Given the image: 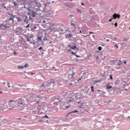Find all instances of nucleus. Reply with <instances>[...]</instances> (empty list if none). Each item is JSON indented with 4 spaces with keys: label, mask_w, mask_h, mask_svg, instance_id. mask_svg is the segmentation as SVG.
Here are the masks:
<instances>
[{
    "label": "nucleus",
    "mask_w": 130,
    "mask_h": 130,
    "mask_svg": "<svg viewBox=\"0 0 130 130\" xmlns=\"http://www.w3.org/2000/svg\"><path fill=\"white\" fill-rule=\"evenodd\" d=\"M46 22V21H45V20H44V21H43V23H45Z\"/></svg>",
    "instance_id": "62"
},
{
    "label": "nucleus",
    "mask_w": 130,
    "mask_h": 130,
    "mask_svg": "<svg viewBox=\"0 0 130 130\" xmlns=\"http://www.w3.org/2000/svg\"><path fill=\"white\" fill-rule=\"evenodd\" d=\"M92 37H93V38H94V37H95V36H92Z\"/></svg>",
    "instance_id": "63"
},
{
    "label": "nucleus",
    "mask_w": 130,
    "mask_h": 130,
    "mask_svg": "<svg viewBox=\"0 0 130 130\" xmlns=\"http://www.w3.org/2000/svg\"><path fill=\"white\" fill-rule=\"evenodd\" d=\"M113 19H114V17L113 16V17H112V18H111V19H109V22H111L112 20Z\"/></svg>",
    "instance_id": "26"
},
{
    "label": "nucleus",
    "mask_w": 130,
    "mask_h": 130,
    "mask_svg": "<svg viewBox=\"0 0 130 130\" xmlns=\"http://www.w3.org/2000/svg\"><path fill=\"white\" fill-rule=\"evenodd\" d=\"M12 3L14 4V7L18 6V3H17L16 2H13Z\"/></svg>",
    "instance_id": "17"
},
{
    "label": "nucleus",
    "mask_w": 130,
    "mask_h": 130,
    "mask_svg": "<svg viewBox=\"0 0 130 130\" xmlns=\"http://www.w3.org/2000/svg\"><path fill=\"white\" fill-rule=\"evenodd\" d=\"M24 68L23 66H18L17 67V69H19V70H22V69Z\"/></svg>",
    "instance_id": "18"
},
{
    "label": "nucleus",
    "mask_w": 130,
    "mask_h": 130,
    "mask_svg": "<svg viewBox=\"0 0 130 130\" xmlns=\"http://www.w3.org/2000/svg\"><path fill=\"white\" fill-rule=\"evenodd\" d=\"M121 74H124V72L122 71V70H121Z\"/></svg>",
    "instance_id": "42"
},
{
    "label": "nucleus",
    "mask_w": 130,
    "mask_h": 130,
    "mask_svg": "<svg viewBox=\"0 0 130 130\" xmlns=\"http://www.w3.org/2000/svg\"><path fill=\"white\" fill-rule=\"evenodd\" d=\"M68 85L72 86L73 85V83H68Z\"/></svg>",
    "instance_id": "35"
},
{
    "label": "nucleus",
    "mask_w": 130,
    "mask_h": 130,
    "mask_svg": "<svg viewBox=\"0 0 130 130\" xmlns=\"http://www.w3.org/2000/svg\"><path fill=\"white\" fill-rule=\"evenodd\" d=\"M68 47H69L70 48H71L73 50H74L75 49H77V47L76 45H75L74 46H72L71 45H69Z\"/></svg>",
    "instance_id": "7"
},
{
    "label": "nucleus",
    "mask_w": 130,
    "mask_h": 130,
    "mask_svg": "<svg viewBox=\"0 0 130 130\" xmlns=\"http://www.w3.org/2000/svg\"><path fill=\"white\" fill-rule=\"evenodd\" d=\"M43 104H44L45 106H47V105H46V104H47L46 102H44V103H43Z\"/></svg>",
    "instance_id": "39"
},
{
    "label": "nucleus",
    "mask_w": 130,
    "mask_h": 130,
    "mask_svg": "<svg viewBox=\"0 0 130 130\" xmlns=\"http://www.w3.org/2000/svg\"><path fill=\"white\" fill-rule=\"evenodd\" d=\"M114 39H115V40H117V39H116V38H114Z\"/></svg>",
    "instance_id": "64"
},
{
    "label": "nucleus",
    "mask_w": 130,
    "mask_h": 130,
    "mask_svg": "<svg viewBox=\"0 0 130 130\" xmlns=\"http://www.w3.org/2000/svg\"><path fill=\"white\" fill-rule=\"evenodd\" d=\"M82 32H82V30H80V34H82Z\"/></svg>",
    "instance_id": "50"
},
{
    "label": "nucleus",
    "mask_w": 130,
    "mask_h": 130,
    "mask_svg": "<svg viewBox=\"0 0 130 130\" xmlns=\"http://www.w3.org/2000/svg\"><path fill=\"white\" fill-rule=\"evenodd\" d=\"M35 14L36 12H35L34 11H32L31 13H29V18L32 19V18L35 17Z\"/></svg>",
    "instance_id": "4"
},
{
    "label": "nucleus",
    "mask_w": 130,
    "mask_h": 130,
    "mask_svg": "<svg viewBox=\"0 0 130 130\" xmlns=\"http://www.w3.org/2000/svg\"><path fill=\"white\" fill-rule=\"evenodd\" d=\"M68 6L69 8H73L75 6V5L73 4H70Z\"/></svg>",
    "instance_id": "14"
},
{
    "label": "nucleus",
    "mask_w": 130,
    "mask_h": 130,
    "mask_svg": "<svg viewBox=\"0 0 130 130\" xmlns=\"http://www.w3.org/2000/svg\"><path fill=\"white\" fill-rule=\"evenodd\" d=\"M81 103V102H78L77 103L78 104H80Z\"/></svg>",
    "instance_id": "57"
},
{
    "label": "nucleus",
    "mask_w": 130,
    "mask_h": 130,
    "mask_svg": "<svg viewBox=\"0 0 130 130\" xmlns=\"http://www.w3.org/2000/svg\"><path fill=\"white\" fill-rule=\"evenodd\" d=\"M94 86H91L90 87L91 90V92H92V93H94Z\"/></svg>",
    "instance_id": "11"
},
{
    "label": "nucleus",
    "mask_w": 130,
    "mask_h": 130,
    "mask_svg": "<svg viewBox=\"0 0 130 130\" xmlns=\"http://www.w3.org/2000/svg\"><path fill=\"white\" fill-rule=\"evenodd\" d=\"M82 107H83V105H82V104H81V106H78V108H79L81 109V108H82Z\"/></svg>",
    "instance_id": "32"
},
{
    "label": "nucleus",
    "mask_w": 130,
    "mask_h": 130,
    "mask_svg": "<svg viewBox=\"0 0 130 130\" xmlns=\"http://www.w3.org/2000/svg\"><path fill=\"white\" fill-rule=\"evenodd\" d=\"M6 104V103L4 101H1L0 102V110H2L3 111H4L3 108Z\"/></svg>",
    "instance_id": "2"
},
{
    "label": "nucleus",
    "mask_w": 130,
    "mask_h": 130,
    "mask_svg": "<svg viewBox=\"0 0 130 130\" xmlns=\"http://www.w3.org/2000/svg\"><path fill=\"white\" fill-rule=\"evenodd\" d=\"M77 57H79L80 56H78V55H75Z\"/></svg>",
    "instance_id": "51"
},
{
    "label": "nucleus",
    "mask_w": 130,
    "mask_h": 130,
    "mask_svg": "<svg viewBox=\"0 0 130 130\" xmlns=\"http://www.w3.org/2000/svg\"><path fill=\"white\" fill-rule=\"evenodd\" d=\"M4 28H6V25H5V24H1V25H0V28H1V29H4Z\"/></svg>",
    "instance_id": "8"
},
{
    "label": "nucleus",
    "mask_w": 130,
    "mask_h": 130,
    "mask_svg": "<svg viewBox=\"0 0 130 130\" xmlns=\"http://www.w3.org/2000/svg\"><path fill=\"white\" fill-rule=\"evenodd\" d=\"M97 91H98V92H102V91H101L100 89H98V90H97Z\"/></svg>",
    "instance_id": "41"
},
{
    "label": "nucleus",
    "mask_w": 130,
    "mask_h": 130,
    "mask_svg": "<svg viewBox=\"0 0 130 130\" xmlns=\"http://www.w3.org/2000/svg\"><path fill=\"white\" fill-rule=\"evenodd\" d=\"M68 38L71 39L72 37V35L71 34H68Z\"/></svg>",
    "instance_id": "21"
},
{
    "label": "nucleus",
    "mask_w": 130,
    "mask_h": 130,
    "mask_svg": "<svg viewBox=\"0 0 130 130\" xmlns=\"http://www.w3.org/2000/svg\"><path fill=\"white\" fill-rule=\"evenodd\" d=\"M78 12H81V10H77Z\"/></svg>",
    "instance_id": "45"
},
{
    "label": "nucleus",
    "mask_w": 130,
    "mask_h": 130,
    "mask_svg": "<svg viewBox=\"0 0 130 130\" xmlns=\"http://www.w3.org/2000/svg\"><path fill=\"white\" fill-rule=\"evenodd\" d=\"M7 86H8V88H10L11 86H10V83L9 82H8L7 83Z\"/></svg>",
    "instance_id": "25"
},
{
    "label": "nucleus",
    "mask_w": 130,
    "mask_h": 130,
    "mask_svg": "<svg viewBox=\"0 0 130 130\" xmlns=\"http://www.w3.org/2000/svg\"><path fill=\"white\" fill-rule=\"evenodd\" d=\"M55 82V80L54 79H51V81H50V84H54V83Z\"/></svg>",
    "instance_id": "16"
},
{
    "label": "nucleus",
    "mask_w": 130,
    "mask_h": 130,
    "mask_svg": "<svg viewBox=\"0 0 130 130\" xmlns=\"http://www.w3.org/2000/svg\"><path fill=\"white\" fill-rule=\"evenodd\" d=\"M34 8L38 7L40 8L41 7V4L37 2L33 4Z\"/></svg>",
    "instance_id": "3"
},
{
    "label": "nucleus",
    "mask_w": 130,
    "mask_h": 130,
    "mask_svg": "<svg viewBox=\"0 0 130 130\" xmlns=\"http://www.w3.org/2000/svg\"><path fill=\"white\" fill-rule=\"evenodd\" d=\"M89 34H94V32H89Z\"/></svg>",
    "instance_id": "47"
},
{
    "label": "nucleus",
    "mask_w": 130,
    "mask_h": 130,
    "mask_svg": "<svg viewBox=\"0 0 130 130\" xmlns=\"http://www.w3.org/2000/svg\"><path fill=\"white\" fill-rule=\"evenodd\" d=\"M17 19L18 22H22V21L21 17H17Z\"/></svg>",
    "instance_id": "15"
},
{
    "label": "nucleus",
    "mask_w": 130,
    "mask_h": 130,
    "mask_svg": "<svg viewBox=\"0 0 130 130\" xmlns=\"http://www.w3.org/2000/svg\"><path fill=\"white\" fill-rule=\"evenodd\" d=\"M23 67H24V68H28L29 65H28V63H26V64L24 65V66H23Z\"/></svg>",
    "instance_id": "20"
},
{
    "label": "nucleus",
    "mask_w": 130,
    "mask_h": 130,
    "mask_svg": "<svg viewBox=\"0 0 130 130\" xmlns=\"http://www.w3.org/2000/svg\"><path fill=\"white\" fill-rule=\"evenodd\" d=\"M27 41L29 42V39L28 38H27Z\"/></svg>",
    "instance_id": "55"
},
{
    "label": "nucleus",
    "mask_w": 130,
    "mask_h": 130,
    "mask_svg": "<svg viewBox=\"0 0 130 130\" xmlns=\"http://www.w3.org/2000/svg\"><path fill=\"white\" fill-rule=\"evenodd\" d=\"M44 118H47V119H50V118H49V117H48V116H47V115H46L45 116V117H44Z\"/></svg>",
    "instance_id": "28"
},
{
    "label": "nucleus",
    "mask_w": 130,
    "mask_h": 130,
    "mask_svg": "<svg viewBox=\"0 0 130 130\" xmlns=\"http://www.w3.org/2000/svg\"><path fill=\"white\" fill-rule=\"evenodd\" d=\"M45 92H46V93H49V89H46V90H45Z\"/></svg>",
    "instance_id": "27"
},
{
    "label": "nucleus",
    "mask_w": 130,
    "mask_h": 130,
    "mask_svg": "<svg viewBox=\"0 0 130 130\" xmlns=\"http://www.w3.org/2000/svg\"><path fill=\"white\" fill-rule=\"evenodd\" d=\"M117 49H118V46L116 44L114 45Z\"/></svg>",
    "instance_id": "40"
},
{
    "label": "nucleus",
    "mask_w": 130,
    "mask_h": 130,
    "mask_svg": "<svg viewBox=\"0 0 130 130\" xmlns=\"http://www.w3.org/2000/svg\"><path fill=\"white\" fill-rule=\"evenodd\" d=\"M113 16L114 17V19H116L117 18H118V19H119L120 16V15H119V14H117L115 13V14L113 15Z\"/></svg>",
    "instance_id": "6"
},
{
    "label": "nucleus",
    "mask_w": 130,
    "mask_h": 130,
    "mask_svg": "<svg viewBox=\"0 0 130 130\" xmlns=\"http://www.w3.org/2000/svg\"><path fill=\"white\" fill-rule=\"evenodd\" d=\"M47 86H48V85L46 84V83H43V84H42V85H41L40 87H41V88H42V89L43 88L44 89H46V87Z\"/></svg>",
    "instance_id": "5"
},
{
    "label": "nucleus",
    "mask_w": 130,
    "mask_h": 130,
    "mask_svg": "<svg viewBox=\"0 0 130 130\" xmlns=\"http://www.w3.org/2000/svg\"><path fill=\"white\" fill-rule=\"evenodd\" d=\"M114 25H115V27H117V26H118V23H117V22H116V23H115Z\"/></svg>",
    "instance_id": "34"
},
{
    "label": "nucleus",
    "mask_w": 130,
    "mask_h": 130,
    "mask_svg": "<svg viewBox=\"0 0 130 130\" xmlns=\"http://www.w3.org/2000/svg\"><path fill=\"white\" fill-rule=\"evenodd\" d=\"M11 15L13 16V17H11L10 18H9V20L14 21V18H15V15H13V14H12Z\"/></svg>",
    "instance_id": "12"
},
{
    "label": "nucleus",
    "mask_w": 130,
    "mask_h": 130,
    "mask_svg": "<svg viewBox=\"0 0 130 130\" xmlns=\"http://www.w3.org/2000/svg\"><path fill=\"white\" fill-rule=\"evenodd\" d=\"M50 2H47V3L46 4V5H50Z\"/></svg>",
    "instance_id": "38"
},
{
    "label": "nucleus",
    "mask_w": 130,
    "mask_h": 130,
    "mask_svg": "<svg viewBox=\"0 0 130 130\" xmlns=\"http://www.w3.org/2000/svg\"><path fill=\"white\" fill-rule=\"evenodd\" d=\"M99 83H101V80H97V81H94V82H93L94 85H95L96 84Z\"/></svg>",
    "instance_id": "10"
},
{
    "label": "nucleus",
    "mask_w": 130,
    "mask_h": 130,
    "mask_svg": "<svg viewBox=\"0 0 130 130\" xmlns=\"http://www.w3.org/2000/svg\"><path fill=\"white\" fill-rule=\"evenodd\" d=\"M25 98H21L16 100H10L9 105L13 108H16L15 110H16L22 111L23 110V106L25 105Z\"/></svg>",
    "instance_id": "1"
},
{
    "label": "nucleus",
    "mask_w": 130,
    "mask_h": 130,
    "mask_svg": "<svg viewBox=\"0 0 130 130\" xmlns=\"http://www.w3.org/2000/svg\"><path fill=\"white\" fill-rule=\"evenodd\" d=\"M127 41V40L126 39H124V40H123V41L124 42V41Z\"/></svg>",
    "instance_id": "46"
},
{
    "label": "nucleus",
    "mask_w": 130,
    "mask_h": 130,
    "mask_svg": "<svg viewBox=\"0 0 130 130\" xmlns=\"http://www.w3.org/2000/svg\"><path fill=\"white\" fill-rule=\"evenodd\" d=\"M14 54L15 55L17 54V52H16V51L14 52Z\"/></svg>",
    "instance_id": "53"
},
{
    "label": "nucleus",
    "mask_w": 130,
    "mask_h": 130,
    "mask_svg": "<svg viewBox=\"0 0 130 130\" xmlns=\"http://www.w3.org/2000/svg\"><path fill=\"white\" fill-rule=\"evenodd\" d=\"M81 30H82V32H84V29H82Z\"/></svg>",
    "instance_id": "48"
},
{
    "label": "nucleus",
    "mask_w": 130,
    "mask_h": 130,
    "mask_svg": "<svg viewBox=\"0 0 130 130\" xmlns=\"http://www.w3.org/2000/svg\"><path fill=\"white\" fill-rule=\"evenodd\" d=\"M39 122H42V120H39Z\"/></svg>",
    "instance_id": "60"
},
{
    "label": "nucleus",
    "mask_w": 130,
    "mask_h": 130,
    "mask_svg": "<svg viewBox=\"0 0 130 130\" xmlns=\"http://www.w3.org/2000/svg\"><path fill=\"white\" fill-rule=\"evenodd\" d=\"M30 2L33 3V4L37 2V0H30Z\"/></svg>",
    "instance_id": "22"
},
{
    "label": "nucleus",
    "mask_w": 130,
    "mask_h": 130,
    "mask_svg": "<svg viewBox=\"0 0 130 130\" xmlns=\"http://www.w3.org/2000/svg\"><path fill=\"white\" fill-rule=\"evenodd\" d=\"M29 27V24H27L26 26H25V28H28Z\"/></svg>",
    "instance_id": "37"
},
{
    "label": "nucleus",
    "mask_w": 130,
    "mask_h": 130,
    "mask_svg": "<svg viewBox=\"0 0 130 130\" xmlns=\"http://www.w3.org/2000/svg\"><path fill=\"white\" fill-rule=\"evenodd\" d=\"M110 78L111 80H113V78H112V75H110Z\"/></svg>",
    "instance_id": "33"
},
{
    "label": "nucleus",
    "mask_w": 130,
    "mask_h": 130,
    "mask_svg": "<svg viewBox=\"0 0 130 130\" xmlns=\"http://www.w3.org/2000/svg\"><path fill=\"white\" fill-rule=\"evenodd\" d=\"M75 73L73 72V73H72V78L74 77V76H75Z\"/></svg>",
    "instance_id": "31"
},
{
    "label": "nucleus",
    "mask_w": 130,
    "mask_h": 130,
    "mask_svg": "<svg viewBox=\"0 0 130 130\" xmlns=\"http://www.w3.org/2000/svg\"><path fill=\"white\" fill-rule=\"evenodd\" d=\"M107 41L109 42V40H108V39L107 40Z\"/></svg>",
    "instance_id": "61"
},
{
    "label": "nucleus",
    "mask_w": 130,
    "mask_h": 130,
    "mask_svg": "<svg viewBox=\"0 0 130 130\" xmlns=\"http://www.w3.org/2000/svg\"><path fill=\"white\" fill-rule=\"evenodd\" d=\"M78 112V111H72V112H71V113H68L67 114V115L66 116H68V115H69L70 114L72 113H75Z\"/></svg>",
    "instance_id": "13"
},
{
    "label": "nucleus",
    "mask_w": 130,
    "mask_h": 130,
    "mask_svg": "<svg viewBox=\"0 0 130 130\" xmlns=\"http://www.w3.org/2000/svg\"><path fill=\"white\" fill-rule=\"evenodd\" d=\"M123 61H124V63L125 64L126 63V61H125V60H123Z\"/></svg>",
    "instance_id": "49"
},
{
    "label": "nucleus",
    "mask_w": 130,
    "mask_h": 130,
    "mask_svg": "<svg viewBox=\"0 0 130 130\" xmlns=\"http://www.w3.org/2000/svg\"><path fill=\"white\" fill-rule=\"evenodd\" d=\"M71 25L73 26L75 28H76V24H75V23H71Z\"/></svg>",
    "instance_id": "19"
},
{
    "label": "nucleus",
    "mask_w": 130,
    "mask_h": 130,
    "mask_svg": "<svg viewBox=\"0 0 130 130\" xmlns=\"http://www.w3.org/2000/svg\"><path fill=\"white\" fill-rule=\"evenodd\" d=\"M83 37H84V38H87V36H82Z\"/></svg>",
    "instance_id": "54"
},
{
    "label": "nucleus",
    "mask_w": 130,
    "mask_h": 130,
    "mask_svg": "<svg viewBox=\"0 0 130 130\" xmlns=\"http://www.w3.org/2000/svg\"><path fill=\"white\" fill-rule=\"evenodd\" d=\"M38 40H39L40 41H42V38H41V37H38Z\"/></svg>",
    "instance_id": "36"
},
{
    "label": "nucleus",
    "mask_w": 130,
    "mask_h": 130,
    "mask_svg": "<svg viewBox=\"0 0 130 130\" xmlns=\"http://www.w3.org/2000/svg\"><path fill=\"white\" fill-rule=\"evenodd\" d=\"M28 21V19H27V17L26 16V18H25V20L24 22H26ZM27 24L28 23V22L26 23Z\"/></svg>",
    "instance_id": "23"
},
{
    "label": "nucleus",
    "mask_w": 130,
    "mask_h": 130,
    "mask_svg": "<svg viewBox=\"0 0 130 130\" xmlns=\"http://www.w3.org/2000/svg\"><path fill=\"white\" fill-rule=\"evenodd\" d=\"M112 88V86L111 85H110V84H108L107 85V86H106V88L107 89H110Z\"/></svg>",
    "instance_id": "9"
},
{
    "label": "nucleus",
    "mask_w": 130,
    "mask_h": 130,
    "mask_svg": "<svg viewBox=\"0 0 130 130\" xmlns=\"http://www.w3.org/2000/svg\"><path fill=\"white\" fill-rule=\"evenodd\" d=\"M34 28L36 29L37 28V26H34Z\"/></svg>",
    "instance_id": "56"
},
{
    "label": "nucleus",
    "mask_w": 130,
    "mask_h": 130,
    "mask_svg": "<svg viewBox=\"0 0 130 130\" xmlns=\"http://www.w3.org/2000/svg\"><path fill=\"white\" fill-rule=\"evenodd\" d=\"M71 53H72V54L74 55H77V54H76V53L74 52H72Z\"/></svg>",
    "instance_id": "30"
},
{
    "label": "nucleus",
    "mask_w": 130,
    "mask_h": 130,
    "mask_svg": "<svg viewBox=\"0 0 130 130\" xmlns=\"http://www.w3.org/2000/svg\"><path fill=\"white\" fill-rule=\"evenodd\" d=\"M68 51L71 52V50H68Z\"/></svg>",
    "instance_id": "58"
},
{
    "label": "nucleus",
    "mask_w": 130,
    "mask_h": 130,
    "mask_svg": "<svg viewBox=\"0 0 130 130\" xmlns=\"http://www.w3.org/2000/svg\"><path fill=\"white\" fill-rule=\"evenodd\" d=\"M98 49H99L100 51H101V50H102V47H98Z\"/></svg>",
    "instance_id": "29"
},
{
    "label": "nucleus",
    "mask_w": 130,
    "mask_h": 130,
    "mask_svg": "<svg viewBox=\"0 0 130 130\" xmlns=\"http://www.w3.org/2000/svg\"><path fill=\"white\" fill-rule=\"evenodd\" d=\"M42 49H43V48L42 47H41L40 48H39V50H41Z\"/></svg>",
    "instance_id": "44"
},
{
    "label": "nucleus",
    "mask_w": 130,
    "mask_h": 130,
    "mask_svg": "<svg viewBox=\"0 0 130 130\" xmlns=\"http://www.w3.org/2000/svg\"><path fill=\"white\" fill-rule=\"evenodd\" d=\"M71 105H69L68 106H65V108L66 109H68L69 107H71Z\"/></svg>",
    "instance_id": "24"
},
{
    "label": "nucleus",
    "mask_w": 130,
    "mask_h": 130,
    "mask_svg": "<svg viewBox=\"0 0 130 130\" xmlns=\"http://www.w3.org/2000/svg\"><path fill=\"white\" fill-rule=\"evenodd\" d=\"M4 8H5V9H6V8H7V7H6V6H4Z\"/></svg>",
    "instance_id": "59"
},
{
    "label": "nucleus",
    "mask_w": 130,
    "mask_h": 130,
    "mask_svg": "<svg viewBox=\"0 0 130 130\" xmlns=\"http://www.w3.org/2000/svg\"><path fill=\"white\" fill-rule=\"evenodd\" d=\"M68 102H69V103H71V102H72V100H68Z\"/></svg>",
    "instance_id": "43"
},
{
    "label": "nucleus",
    "mask_w": 130,
    "mask_h": 130,
    "mask_svg": "<svg viewBox=\"0 0 130 130\" xmlns=\"http://www.w3.org/2000/svg\"><path fill=\"white\" fill-rule=\"evenodd\" d=\"M81 6H84V3H81Z\"/></svg>",
    "instance_id": "52"
}]
</instances>
